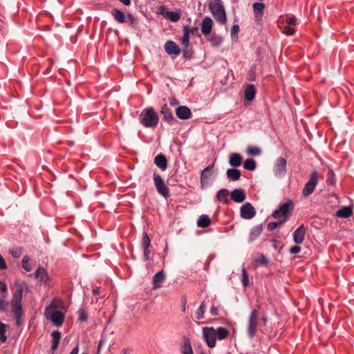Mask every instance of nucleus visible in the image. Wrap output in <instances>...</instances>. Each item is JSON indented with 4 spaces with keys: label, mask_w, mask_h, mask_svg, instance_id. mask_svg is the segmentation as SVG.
I'll return each instance as SVG.
<instances>
[{
    "label": "nucleus",
    "mask_w": 354,
    "mask_h": 354,
    "mask_svg": "<svg viewBox=\"0 0 354 354\" xmlns=\"http://www.w3.org/2000/svg\"><path fill=\"white\" fill-rule=\"evenodd\" d=\"M208 6L216 21L222 25L225 24L227 18L223 2L221 0H211Z\"/></svg>",
    "instance_id": "1"
},
{
    "label": "nucleus",
    "mask_w": 354,
    "mask_h": 354,
    "mask_svg": "<svg viewBox=\"0 0 354 354\" xmlns=\"http://www.w3.org/2000/svg\"><path fill=\"white\" fill-rule=\"evenodd\" d=\"M140 121L145 127L155 128L158 125L159 117L153 107H149L140 113Z\"/></svg>",
    "instance_id": "2"
},
{
    "label": "nucleus",
    "mask_w": 354,
    "mask_h": 354,
    "mask_svg": "<svg viewBox=\"0 0 354 354\" xmlns=\"http://www.w3.org/2000/svg\"><path fill=\"white\" fill-rule=\"evenodd\" d=\"M45 316L46 319H50L57 327L63 324L65 318L64 314L57 310L55 304L52 303L46 308Z\"/></svg>",
    "instance_id": "3"
},
{
    "label": "nucleus",
    "mask_w": 354,
    "mask_h": 354,
    "mask_svg": "<svg viewBox=\"0 0 354 354\" xmlns=\"http://www.w3.org/2000/svg\"><path fill=\"white\" fill-rule=\"evenodd\" d=\"M15 291L12 294V297L10 301L11 307H22L21 300L23 294L25 291L28 290L27 284L22 281H17L15 282Z\"/></svg>",
    "instance_id": "4"
},
{
    "label": "nucleus",
    "mask_w": 354,
    "mask_h": 354,
    "mask_svg": "<svg viewBox=\"0 0 354 354\" xmlns=\"http://www.w3.org/2000/svg\"><path fill=\"white\" fill-rule=\"evenodd\" d=\"M322 178L323 176L320 174L318 171L315 170L313 171L310 175L309 180L306 182V183L304 185V187L303 188V196L306 197L312 194L315 189V187L318 183V180Z\"/></svg>",
    "instance_id": "5"
},
{
    "label": "nucleus",
    "mask_w": 354,
    "mask_h": 354,
    "mask_svg": "<svg viewBox=\"0 0 354 354\" xmlns=\"http://www.w3.org/2000/svg\"><path fill=\"white\" fill-rule=\"evenodd\" d=\"M294 208V203L292 201H288L279 206V207L272 213V216L279 220L286 219L287 221L290 214Z\"/></svg>",
    "instance_id": "6"
},
{
    "label": "nucleus",
    "mask_w": 354,
    "mask_h": 354,
    "mask_svg": "<svg viewBox=\"0 0 354 354\" xmlns=\"http://www.w3.org/2000/svg\"><path fill=\"white\" fill-rule=\"evenodd\" d=\"M153 182L157 192L165 198L169 196V189L166 186L164 180L158 174H153Z\"/></svg>",
    "instance_id": "7"
},
{
    "label": "nucleus",
    "mask_w": 354,
    "mask_h": 354,
    "mask_svg": "<svg viewBox=\"0 0 354 354\" xmlns=\"http://www.w3.org/2000/svg\"><path fill=\"white\" fill-rule=\"evenodd\" d=\"M203 335L207 345L209 348H214L216 346V334L213 327H205L203 328Z\"/></svg>",
    "instance_id": "8"
},
{
    "label": "nucleus",
    "mask_w": 354,
    "mask_h": 354,
    "mask_svg": "<svg viewBox=\"0 0 354 354\" xmlns=\"http://www.w3.org/2000/svg\"><path fill=\"white\" fill-rule=\"evenodd\" d=\"M258 324V318H257V310L254 309L249 317V323L248 327V335L250 338H252L257 330Z\"/></svg>",
    "instance_id": "9"
},
{
    "label": "nucleus",
    "mask_w": 354,
    "mask_h": 354,
    "mask_svg": "<svg viewBox=\"0 0 354 354\" xmlns=\"http://www.w3.org/2000/svg\"><path fill=\"white\" fill-rule=\"evenodd\" d=\"M256 215L254 207L250 203H246L240 208V216L244 219H251Z\"/></svg>",
    "instance_id": "10"
},
{
    "label": "nucleus",
    "mask_w": 354,
    "mask_h": 354,
    "mask_svg": "<svg viewBox=\"0 0 354 354\" xmlns=\"http://www.w3.org/2000/svg\"><path fill=\"white\" fill-rule=\"evenodd\" d=\"M254 14V20L259 24L263 23V10L265 8V5L263 3H254L252 6Z\"/></svg>",
    "instance_id": "11"
},
{
    "label": "nucleus",
    "mask_w": 354,
    "mask_h": 354,
    "mask_svg": "<svg viewBox=\"0 0 354 354\" xmlns=\"http://www.w3.org/2000/svg\"><path fill=\"white\" fill-rule=\"evenodd\" d=\"M306 231V227L302 224L294 232L293 241L296 244L299 245L303 243Z\"/></svg>",
    "instance_id": "12"
},
{
    "label": "nucleus",
    "mask_w": 354,
    "mask_h": 354,
    "mask_svg": "<svg viewBox=\"0 0 354 354\" xmlns=\"http://www.w3.org/2000/svg\"><path fill=\"white\" fill-rule=\"evenodd\" d=\"M231 199L237 203H243L246 198V194L243 189L237 188L232 191L230 194Z\"/></svg>",
    "instance_id": "13"
},
{
    "label": "nucleus",
    "mask_w": 354,
    "mask_h": 354,
    "mask_svg": "<svg viewBox=\"0 0 354 354\" xmlns=\"http://www.w3.org/2000/svg\"><path fill=\"white\" fill-rule=\"evenodd\" d=\"M286 160L283 158H279L274 167V171L276 175H283L286 171Z\"/></svg>",
    "instance_id": "14"
},
{
    "label": "nucleus",
    "mask_w": 354,
    "mask_h": 354,
    "mask_svg": "<svg viewBox=\"0 0 354 354\" xmlns=\"http://www.w3.org/2000/svg\"><path fill=\"white\" fill-rule=\"evenodd\" d=\"M176 116L181 120H187L191 118L192 112L189 107L180 106L176 109Z\"/></svg>",
    "instance_id": "15"
},
{
    "label": "nucleus",
    "mask_w": 354,
    "mask_h": 354,
    "mask_svg": "<svg viewBox=\"0 0 354 354\" xmlns=\"http://www.w3.org/2000/svg\"><path fill=\"white\" fill-rule=\"evenodd\" d=\"M213 26V21L209 17H205L201 24V32L203 35L206 36L211 33Z\"/></svg>",
    "instance_id": "16"
},
{
    "label": "nucleus",
    "mask_w": 354,
    "mask_h": 354,
    "mask_svg": "<svg viewBox=\"0 0 354 354\" xmlns=\"http://www.w3.org/2000/svg\"><path fill=\"white\" fill-rule=\"evenodd\" d=\"M165 50L168 55H178L180 52L178 45L172 41H168L165 43Z\"/></svg>",
    "instance_id": "17"
},
{
    "label": "nucleus",
    "mask_w": 354,
    "mask_h": 354,
    "mask_svg": "<svg viewBox=\"0 0 354 354\" xmlns=\"http://www.w3.org/2000/svg\"><path fill=\"white\" fill-rule=\"evenodd\" d=\"M165 280V274L164 271L162 270L158 272L153 277L152 286L153 289H158L160 288L161 284Z\"/></svg>",
    "instance_id": "18"
},
{
    "label": "nucleus",
    "mask_w": 354,
    "mask_h": 354,
    "mask_svg": "<svg viewBox=\"0 0 354 354\" xmlns=\"http://www.w3.org/2000/svg\"><path fill=\"white\" fill-rule=\"evenodd\" d=\"M263 230V224L257 225L253 227L249 234V241L253 242L255 241L262 233Z\"/></svg>",
    "instance_id": "19"
},
{
    "label": "nucleus",
    "mask_w": 354,
    "mask_h": 354,
    "mask_svg": "<svg viewBox=\"0 0 354 354\" xmlns=\"http://www.w3.org/2000/svg\"><path fill=\"white\" fill-rule=\"evenodd\" d=\"M214 163H212L205 167L201 172V185L203 188L205 183H207L209 176L211 175V171L214 167Z\"/></svg>",
    "instance_id": "20"
},
{
    "label": "nucleus",
    "mask_w": 354,
    "mask_h": 354,
    "mask_svg": "<svg viewBox=\"0 0 354 354\" xmlns=\"http://www.w3.org/2000/svg\"><path fill=\"white\" fill-rule=\"evenodd\" d=\"M35 277L40 282L46 283L48 281V274L46 270L39 267L35 272Z\"/></svg>",
    "instance_id": "21"
},
{
    "label": "nucleus",
    "mask_w": 354,
    "mask_h": 354,
    "mask_svg": "<svg viewBox=\"0 0 354 354\" xmlns=\"http://www.w3.org/2000/svg\"><path fill=\"white\" fill-rule=\"evenodd\" d=\"M154 163L162 171H165L167 169V160L166 157L162 153L158 154L155 157Z\"/></svg>",
    "instance_id": "22"
},
{
    "label": "nucleus",
    "mask_w": 354,
    "mask_h": 354,
    "mask_svg": "<svg viewBox=\"0 0 354 354\" xmlns=\"http://www.w3.org/2000/svg\"><path fill=\"white\" fill-rule=\"evenodd\" d=\"M11 311L14 314L16 325L18 326H21L23 323L21 319L23 315L22 307H11Z\"/></svg>",
    "instance_id": "23"
},
{
    "label": "nucleus",
    "mask_w": 354,
    "mask_h": 354,
    "mask_svg": "<svg viewBox=\"0 0 354 354\" xmlns=\"http://www.w3.org/2000/svg\"><path fill=\"white\" fill-rule=\"evenodd\" d=\"M229 194V191L227 189H221L217 192L216 198L220 203L228 204L230 203Z\"/></svg>",
    "instance_id": "24"
},
{
    "label": "nucleus",
    "mask_w": 354,
    "mask_h": 354,
    "mask_svg": "<svg viewBox=\"0 0 354 354\" xmlns=\"http://www.w3.org/2000/svg\"><path fill=\"white\" fill-rule=\"evenodd\" d=\"M160 113L162 115L163 119L168 122H172L175 120L173 116L172 111L167 104L162 106Z\"/></svg>",
    "instance_id": "25"
},
{
    "label": "nucleus",
    "mask_w": 354,
    "mask_h": 354,
    "mask_svg": "<svg viewBox=\"0 0 354 354\" xmlns=\"http://www.w3.org/2000/svg\"><path fill=\"white\" fill-rule=\"evenodd\" d=\"M242 162V156L237 153H232L230 156L229 163L233 167H239Z\"/></svg>",
    "instance_id": "26"
},
{
    "label": "nucleus",
    "mask_w": 354,
    "mask_h": 354,
    "mask_svg": "<svg viewBox=\"0 0 354 354\" xmlns=\"http://www.w3.org/2000/svg\"><path fill=\"white\" fill-rule=\"evenodd\" d=\"M111 14L114 19L118 23L122 24L125 22L124 13L118 8H113L111 10Z\"/></svg>",
    "instance_id": "27"
},
{
    "label": "nucleus",
    "mask_w": 354,
    "mask_h": 354,
    "mask_svg": "<svg viewBox=\"0 0 354 354\" xmlns=\"http://www.w3.org/2000/svg\"><path fill=\"white\" fill-rule=\"evenodd\" d=\"M226 175L230 180L236 181L240 179L241 172L235 168L228 169L226 171Z\"/></svg>",
    "instance_id": "28"
},
{
    "label": "nucleus",
    "mask_w": 354,
    "mask_h": 354,
    "mask_svg": "<svg viewBox=\"0 0 354 354\" xmlns=\"http://www.w3.org/2000/svg\"><path fill=\"white\" fill-rule=\"evenodd\" d=\"M61 333L58 330H55L51 333V337H52V346L51 349L53 351H55L60 342L61 339Z\"/></svg>",
    "instance_id": "29"
},
{
    "label": "nucleus",
    "mask_w": 354,
    "mask_h": 354,
    "mask_svg": "<svg viewBox=\"0 0 354 354\" xmlns=\"http://www.w3.org/2000/svg\"><path fill=\"white\" fill-rule=\"evenodd\" d=\"M180 351L183 354H194L192 346L188 338H184Z\"/></svg>",
    "instance_id": "30"
},
{
    "label": "nucleus",
    "mask_w": 354,
    "mask_h": 354,
    "mask_svg": "<svg viewBox=\"0 0 354 354\" xmlns=\"http://www.w3.org/2000/svg\"><path fill=\"white\" fill-rule=\"evenodd\" d=\"M215 333L216 334V338L218 340H223L226 339L230 334L229 330L224 327L217 328L216 329H215Z\"/></svg>",
    "instance_id": "31"
},
{
    "label": "nucleus",
    "mask_w": 354,
    "mask_h": 354,
    "mask_svg": "<svg viewBox=\"0 0 354 354\" xmlns=\"http://www.w3.org/2000/svg\"><path fill=\"white\" fill-rule=\"evenodd\" d=\"M256 93V90L254 85L250 84L245 89V98L251 101L254 99Z\"/></svg>",
    "instance_id": "32"
},
{
    "label": "nucleus",
    "mask_w": 354,
    "mask_h": 354,
    "mask_svg": "<svg viewBox=\"0 0 354 354\" xmlns=\"http://www.w3.org/2000/svg\"><path fill=\"white\" fill-rule=\"evenodd\" d=\"M353 213V209L350 207H344L337 211L336 215L340 218H348Z\"/></svg>",
    "instance_id": "33"
},
{
    "label": "nucleus",
    "mask_w": 354,
    "mask_h": 354,
    "mask_svg": "<svg viewBox=\"0 0 354 354\" xmlns=\"http://www.w3.org/2000/svg\"><path fill=\"white\" fill-rule=\"evenodd\" d=\"M167 18H168L172 22L178 21L180 18V13L176 11H165V12H162Z\"/></svg>",
    "instance_id": "34"
},
{
    "label": "nucleus",
    "mask_w": 354,
    "mask_h": 354,
    "mask_svg": "<svg viewBox=\"0 0 354 354\" xmlns=\"http://www.w3.org/2000/svg\"><path fill=\"white\" fill-rule=\"evenodd\" d=\"M211 223V220L207 215H202L197 221V225L200 227H207Z\"/></svg>",
    "instance_id": "35"
},
{
    "label": "nucleus",
    "mask_w": 354,
    "mask_h": 354,
    "mask_svg": "<svg viewBox=\"0 0 354 354\" xmlns=\"http://www.w3.org/2000/svg\"><path fill=\"white\" fill-rule=\"evenodd\" d=\"M256 166V162L252 158H248L243 162V168L246 170L254 171Z\"/></svg>",
    "instance_id": "36"
},
{
    "label": "nucleus",
    "mask_w": 354,
    "mask_h": 354,
    "mask_svg": "<svg viewBox=\"0 0 354 354\" xmlns=\"http://www.w3.org/2000/svg\"><path fill=\"white\" fill-rule=\"evenodd\" d=\"M254 263L256 266H264L266 265V257L262 254H257L253 257Z\"/></svg>",
    "instance_id": "37"
},
{
    "label": "nucleus",
    "mask_w": 354,
    "mask_h": 354,
    "mask_svg": "<svg viewBox=\"0 0 354 354\" xmlns=\"http://www.w3.org/2000/svg\"><path fill=\"white\" fill-rule=\"evenodd\" d=\"M127 19L130 21V25L132 28L137 30L139 28L138 20L131 13H128L127 16Z\"/></svg>",
    "instance_id": "38"
},
{
    "label": "nucleus",
    "mask_w": 354,
    "mask_h": 354,
    "mask_svg": "<svg viewBox=\"0 0 354 354\" xmlns=\"http://www.w3.org/2000/svg\"><path fill=\"white\" fill-rule=\"evenodd\" d=\"M205 310V302L203 301L196 312V317L197 319L200 320V319H202L204 318Z\"/></svg>",
    "instance_id": "39"
},
{
    "label": "nucleus",
    "mask_w": 354,
    "mask_h": 354,
    "mask_svg": "<svg viewBox=\"0 0 354 354\" xmlns=\"http://www.w3.org/2000/svg\"><path fill=\"white\" fill-rule=\"evenodd\" d=\"M7 326L6 324L0 322V341L1 342H6L7 337L6 336Z\"/></svg>",
    "instance_id": "40"
},
{
    "label": "nucleus",
    "mask_w": 354,
    "mask_h": 354,
    "mask_svg": "<svg viewBox=\"0 0 354 354\" xmlns=\"http://www.w3.org/2000/svg\"><path fill=\"white\" fill-rule=\"evenodd\" d=\"M209 41L211 42L212 46H218L222 44L223 39L220 36H218L216 35H212L211 38L209 39Z\"/></svg>",
    "instance_id": "41"
},
{
    "label": "nucleus",
    "mask_w": 354,
    "mask_h": 354,
    "mask_svg": "<svg viewBox=\"0 0 354 354\" xmlns=\"http://www.w3.org/2000/svg\"><path fill=\"white\" fill-rule=\"evenodd\" d=\"M286 222V219H281V220H279V221L277 222H270L269 223L268 225H267V229L268 230H273L276 228H277L278 227L281 226L282 224H283L284 223Z\"/></svg>",
    "instance_id": "42"
},
{
    "label": "nucleus",
    "mask_w": 354,
    "mask_h": 354,
    "mask_svg": "<svg viewBox=\"0 0 354 354\" xmlns=\"http://www.w3.org/2000/svg\"><path fill=\"white\" fill-rule=\"evenodd\" d=\"M261 150L257 147H248L247 149V153L250 156H258L261 153Z\"/></svg>",
    "instance_id": "43"
},
{
    "label": "nucleus",
    "mask_w": 354,
    "mask_h": 354,
    "mask_svg": "<svg viewBox=\"0 0 354 354\" xmlns=\"http://www.w3.org/2000/svg\"><path fill=\"white\" fill-rule=\"evenodd\" d=\"M180 43L185 48H188L189 44V36L188 35V32L187 30L183 31V36L180 39Z\"/></svg>",
    "instance_id": "44"
},
{
    "label": "nucleus",
    "mask_w": 354,
    "mask_h": 354,
    "mask_svg": "<svg viewBox=\"0 0 354 354\" xmlns=\"http://www.w3.org/2000/svg\"><path fill=\"white\" fill-rule=\"evenodd\" d=\"M241 275H242V284L244 287H246L249 284V277L248 274L246 272V269L245 268H243L241 270Z\"/></svg>",
    "instance_id": "45"
},
{
    "label": "nucleus",
    "mask_w": 354,
    "mask_h": 354,
    "mask_svg": "<svg viewBox=\"0 0 354 354\" xmlns=\"http://www.w3.org/2000/svg\"><path fill=\"white\" fill-rule=\"evenodd\" d=\"M151 243V240L149 236L146 232H144L142 238V248H149Z\"/></svg>",
    "instance_id": "46"
},
{
    "label": "nucleus",
    "mask_w": 354,
    "mask_h": 354,
    "mask_svg": "<svg viewBox=\"0 0 354 354\" xmlns=\"http://www.w3.org/2000/svg\"><path fill=\"white\" fill-rule=\"evenodd\" d=\"M30 259L28 256H24L22 259V267L27 272H30L31 270V268L29 265Z\"/></svg>",
    "instance_id": "47"
},
{
    "label": "nucleus",
    "mask_w": 354,
    "mask_h": 354,
    "mask_svg": "<svg viewBox=\"0 0 354 354\" xmlns=\"http://www.w3.org/2000/svg\"><path fill=\"white\" fill-rule=\"evenodd\" d=\"M6 295H3L0 298V310L2 312L6 311L8 306V303L6 301Z\"/></svg>",
    "instance_id": "48"
},
{
    "label": "nucleus",
    "mask_w": 354,
    "mask_h": 354,
    "mask_svg": "<svg viewBox=\"0 0 354 354\" xmlns=\"http://www.w3.org/2000/svg\"><path fill=\"white\" fill-rule=\"evenodd\" d=\"M79 320L81 322H86L88 319L87 313L82 308H80L78 311Z\"/></svg>",
    "instance_id": "49"
},
{
    "label": "nucleus",
    "mask_w": 354,
    "mask_h": 354,
    "mask_svg": "<svg viewBox=\"0 0 354 354\" xmlns=\"http://www.w3.org/2000/svg\"><path fill=\"white\" fill-rule=\"evenodd\" d=\"M10 252L13 258L17 259L22 254V248H16L15 249L11 250L10 251Z\"/></svg>",
    "instance_id": "50"
},
{
    "label": "nucleus",
    "mask_w": 354,
    "mask_h": 354,
    "mask_svg": "<svg viewBox=\"0 0 354 354\" xmlns=\"http://www.w3.org/2000/svg\"><path fill=\"white\" fill-rule=\"evenodd\" d=\"M187 30L188 32V35H197L198 32V28L197 27L189 28L188 26L183 27V31Z\"/></svg>",
    "instance_id": "51"
},
{
    "label": "nucleus",
    "mask_w": 354,
    "mask_h": 354,
    "mask_svg": "<svg viewBox=\"0 0 354 354\" xmlns=\"http://www.w3.org/2000/svg\"><path fill=\"white\" fill-rule=\"evenodd\" d=\"M272 245V247L277 251H280V250L282 248L283 245L282 243L279 241L272 239L271 240Z\"/></svg>",
    "instance_id": "52"
},
{
    "label": "nucleus",
    "mask_w": 354,
    "mask_h": 354,
    "mask_svg": "<svg viewBox=\"0 0 354 354\" xmlns=\"http://www.w3.org/2000/svg\"><path fill=\"white\" fill-rule=\"evenodd\" d=\"M295 32V29L289 26H285L283 30V33L286 35H292Z\"/></svg>",
    "instance_id": "53"
},
{
    "label": "nucleus",
    "mask_w": 354,
    "mask_h": 354,
    "mask_svg": "<svg viewBox=\"0 0 354 354\" xmlns=\"http://www.w3.org/2000/svg\"><path fill=\"white\" fill-rule=\"evenodd\" d=\"M328 178L326 180V182L329 184H333L334 183V178H335V174L333 170L330 169L328 171Z\"/></svg>",
    "instance_id": "54"
},
{
    "label": "nucleus",
    "mask_w": 354,
    "mask_h": 354,
    "mask_svg": "<svg viewBox=\"0 0 354 354\" xmlns=\"http://www.w3.org/2000/svg\"><path fill=\"white\" fill-rule=\"evenodd\" d=\"M301 251V247L299 246V245H295V246H292V248H290V254H298L299 252H300Z\"/></svg>",
    "instance_id": "55"
},
{
    "label": "nucleus",
    "mask_w": 354,
    "mask_h": 354,
    "mask_svg": "<svg viewBox=\"0 0 354 354\" xmlns=\"http://www.w3.org/2000/svg\"><path fill=\"white\" fill-rule=\"evenodd\" d=\"M296 22H297V19L294 16L287 17V19L286 20V23L288 25H295Z\"/></svg>",
    "instance_id": "56"
},
{
    "label": "nucleus",
    "mask_w": 354,
    "mask_h": 354,
    "mask_svg": "<svg viewBox=\"0 0 354 354\" xmlns=\"http://www.w3.org/2000/svg\"><path fill=\"white\" fill-rule=\"evenodd\" d=\"M6 268H7V265H6V261L4 260V259L3 258L1 254H0V270H5Z\"/></svg>",
    "instance_id": "57"
},
{
    "label": "nucleus",
    "mask_w": 354,
    "mask_h": 354,
    "mask_svg": "<svg viewBox=\"0 0 354 354\" xmlns=\"http://www.w3.org/2000/svg\"><path fill=\"white\" fill-rule=\"evenodd\" d=\"M239 31V26L238 24H234L232 28L231 35L232 36L236 35Z\"/></svg>",
    "instance_id": "58"
},
{
    "label": "nucleus",
    "mask_w": 354,
    "mask_h": 354,
    "mask_svg": "<svg viewBox=\"0 0 354 354\" xmlns=\"http://www.w3.org/2000/svg\"><path fill=\"white\" fill-rule=\"evenodd\" d=\"M210 314L212 316H217L218 315V308L216 306H212V307L210 308Z\"/></svg>",
    "instance_id": "59"
},
{
    "label": "nucleus",
    "mask_w": 354,
    "mask_h": 354,
    "mask_svg": "<svg viewBox=\"0 0 354 354\" xmlns=\"http://www.w3.org/2000/svg\"><path fill=\"white\" fill-rule=\"evenodd\" d=\"M0 290L3 293H7L8 291L7 286L1 281H0Z\"/></svg>",
    "instance_id": "60"
},
{
    "label": "nucleus",
    "mask_w": 354,
    "mask_h": 354,
    "mask_svg": "<svg viewBox=\"0 0 354 354\" xmlns=\"http://www.w3.org/2000/svg\"><path fill=\"white\" fill-rule=\"evenodd\" d=\"M104 344V339L103 338H102L98 343L97 354H100V349H102V347Z\"/></svg>",
    "instance_id": "61"
},
{
    "label": "nucleus",
    "mask_w": 354,
    "mask_h": 354,
    "mask_svg": "<svg viewBox=\"0 0 354 354\" xmlns=\"http://www.w3.org/2000/svg\"><path fill=\"white\" fill-rule=\"evenodd\" d=\"M181 301H182V310L183 312H185V309H186V303H187L186 297H183Z\"/></svg>",
    "instance_id": "62"
},
{
    "label": "nucleus",
    "mask_w": 354,
    "mask_h": 354,
    "mask_svg": "<svg viewBox=\"0 0 354 354\" xmlns=\"http://www.w3.org/2000/svg\"><path fill=\"white\" fill-rule=\"evenodd\" d=\"M131 351L132 350L129 348H125L122 350L121 354H131Z\"/></svg>",
    "instance_id": "63"
},
{
    "label": "nucleus",
    "mask_w": 354,
    "mask_h": 354,
    "mask_svg": "<svg viewBox=\"0 0 354 354\" xmlns=\"http://www.w3.org/2000/svg\"><path fill=\"white\" fill-rule=\"evenodd\" d=\"M79 353V346L77 345L75 347L73 348L69 354H78Z\"/></svg>",
    "instance_id": "64"
}]
</instances>
